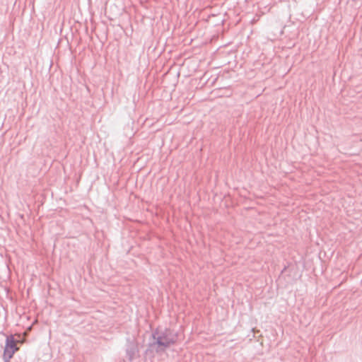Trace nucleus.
Returning <instances> with one entry per match:
<instances>
[{"label": "nucleus", "instance_id": "nucleus-2", "mask_svg": "<svg viewBox=\"0 0 362 362\" xmlns=\"http://www.w3.org/2000/svg\"><path fill=\"white\" fill-rule=\"evenodd\" d=\"M174 342H175V340H173V339L165 340L163 337H159L158 339V343L160 345H164V346H168L171 344H173Z\"/></svg>", "mask_w": 362, "mask_h": 362}, {"label": "nucleus", "instance_id": "nucleus-1", "mask_svg": "<svg viewBox=\"0 0 362 362\" xmlns=\"http://www.w3.org/2000/svg\"><path fill=\"white\" fill-rule=\"evenodd\" d=\"M23 339H21L20 335L8 337L4 352V359L8 361L13 357L14 353L18 350V344H23Z\"/></svg>", "mask_w": 362, "mask_h": 362}]
</instances>
